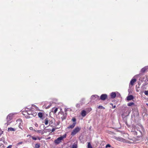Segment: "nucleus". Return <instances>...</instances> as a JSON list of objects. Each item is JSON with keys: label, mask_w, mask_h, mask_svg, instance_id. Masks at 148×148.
<instances>
[{"label": "nucleus", "mask_w": 148, "mask_h": 148, "mask_svg": "<svg viewBox=\"0 0 148 148\" xmlns=\"http://www.w3.org/2000/svg\"><path fill=\"white\" fill-rule=\"evenodd\" d=\"M49 123L50 125L51 123V121H49V118H47L42 122V123H44L45 125H47L49 123Z\"/></svg>", "instance_id": "4"}, {"label": "nucleus", "mask_w": 148, "mask_h": 148, "mask_svg": "<svg viewBox=\"0 0 148 148\" xmlns=\"http://www.w3.org/2000/svg\"><path fill=\"white\" fill-rule=\"evenodd\" d=\"M75 125H76V124H75V123H73V124H72L70 125L69 126H68L67 127V128L69 129H72L75 127Z\"/></svg>", "instance_id": "9"}, {"label": "nucleus", "mask_w": 148, "mask_h": 148, "mask_svg": "<svg viewBox=\"0 0 148 148\" xmlns=\"http://www.w3.org/2000/svg\"><path fill=\"white\" fill-rule=\"evenodd\" d=\"M1 146H2V147H3V148H4V146L3 145H1L0 146L1 147Z\"/></svg>", "instance_id": "42"}, {"label": "nucleus", "mask_w": 148, "mask_h": 148, "mask_svg": "<svg viewBox=\"0 0 148 148\" xmlns=\"http://www.w3.org/2000/svg\"><path fill=\"white\" fill-rule=\"evenodd\" d=\"M29 129H30V130H33L34 131V130H33V127H30L29 128Z\"/></svg>", "instance_id": "36"}, {"label": "nucleus", "mask_w": 148, "mask_h": 148, "mask_svg": "<svg viewBox=\"0 0 148 148\" xmlns=\"http://www.w3.org/2000/svg\"><path fill=\"white\" fill-rule=\"evenodd\" d=\"M66 135L65 134L63 136L58 138L57 139L54 140L55 143L56 144H58L60 143L61 140H62L64 138H66Z\"/></svg>", "instance_id": "1"}, {"label": "nucleus", "mask_w": 148, "mask_h": 148, "mask_svg": "<svg viewBox=\"0 0 148 148\" xmlns=\"http://www.w3.org/2000/svg\"><path fill=\"white\" fill-rule=\"evenodd\" d=\"M47 129H45V130H43V132H44V133H46L48 131H47Z\"/></svg>", "instance_id": "33"}, {"label": "nucleus", "mask_w": 148, "mask_h": 148, "mask_svg": "<svg viewBox=\"0 0 148 148\" xmlns=\"http://www.w3.org/2000/svg\"><path fill=\"white\" fill-rule=\"evenodd\" d=\"M90 111L91 110V108H90Z\"/></svg>", "instance_id": "47"}, {"label": "nucleus", "mask_w": 148, "mask_h": 148, "mask_svg": "<svg viewBox=\"0 0 148 148\" xmlns=\"http://www.w3.org/2000/svg\"><path fill=\"white\" fill-rule=\"evenodd\" d=\"M13 114H9L7 116V119L8 121H10L11 120L12 118V117L13 116Z\"/></svg>", "instance_id": "7"}, {"label": "nucleus", "mask_w": 148, "mask_h": 148, "mask_svg": "<svg viewBox=\"0 0 148 148\" xmlns=\"http://www.w3.org/2000/svg\"><path fill=\"white\" fill-rule=\"evenodd\" d=\"M12 145H9L8 147L7 148H12Z\"/></svg>", "instance_id": "35"}, {"label": "nucleus", "mask_w": 148, "mask_h": 148, "mask_svg": "<svg viewBox=\"0 0 148 148\" xmlns=\"http://www.w3.org/2000/svg\"><path fill=\"white\" fill-rule=\"evenodd\" d=\"M38 116L40 118H41V119H42V117L43 114L42 112H40L38 113Z\"/></svg>", "instance_id": "14"}, {"label": "nucleus", "mask_w": 148, "mask_h": 148, "mask_svg": "<svg viewBox=\"0 0 148 148\" xmlns=\"http://www.w3.org/2000/svg\"><path fill=\"white\" fill-rule=\"evenodd\" d=\"M51 106V104H49V106H48L46 107V109L49 108L50 107V106Z\"/></svg>", "instance_id": "28"}, {"label": "nucleus", "mask_w": 148, "mask_h": 148, "mask_svg": "<svg viewBox=\"0 0 148 148\" xmlns=\"http://www.w3.org/2000/svg\"><path fill=\"white\" fill-rule=\"evenodd\" d=\"M34 131L36 132H37L39 133H41L42 135L44 134V132H43V130L42 131L41 130H37L36 131L34 130Z\"/></svg>", "instance_id": "13"}, {"label": "nucleus", "mask_w": 148, "mask_h": 148, "mask_svg": "<svg viewBox=\"0 0 148 148\" xmlns=\"http://www.w3.org/2000/svg\"><path fill=\"white\" fill-rule=\"evenodd\" d=\"M81 103H77L76 104V106L77 108H79L81 106Z\"/></svg>", "instance_id": "24"}, {"label": "nucleus", "mask_w": 148, "mask_h": 148, "mask_svg": "<svg viewBox=\"0 0 148 148\" xmlns=\"http://www.w3.org/2000/svg\"><path fill=\"white\" fill-rule=\"evenodd\" d=\"M86 112L85 111L83 110L82 111L81 115L82 116L84 117L86 115Z\"/></svg>", "instance_id": "12"}, {"label": "nucleus", "mask_w": 148, "mask_h": 148, "mask_svg": "<svg viewBox=\"0 0 148 148\" xmlns=\"http://www.w3.org/2000/svg\"><path fill=\"white\" fill-rule=\"evenodd\" d=\"M71 120L73 122V123H75V124H76V119L75 118H73Z\"/></svg>", "instance_id": "20"}, {"label": "nucleus", "mask_w": 148, "mask_h": 148, "mask_svg": "<svg viewBox=\"0 0 148 148\" xmlns=\"http://www.w3.org/2000/svg\"><path fill=\"white\" fill-rule=\"evenodd\" d=\"M2 148H3V147H2Z\"/></svg>", "instance_id": "51"}, {"label": "nucleus", "mask_w": 148, "mask_h": 148, "mask_svg": "<svg viewBox=\"0 0 148 148\" xmlns=\"http://www.w3.org/2000/svg\"><path fill=\"white\" fill-rule=\"evenodd\" d=\"M111 147L110 145V144H108L107 145H106V147L107 148V147Z\"/></svg>", "instance_id": "29"}, {"label": "nucleus", "mask_w": 148, "mask_h": 148, "mask_svg": "<svg viewBox=\"0 0 148 148\" xmlns=\"http://www.w3.org/2000/svg\"><path fill=\"white\" fill-rule=\"evenodd\" d=\"M15 130H16L15 129L12 127L8 128V132L10 131H15Z\"/></svg>", "instance_id": "15"}, {"label": "nucleus", "mask_w": 148, "mask_h": 148, "mask_svg": "<svg viewBox=\"0 0 148 148\" xmlns=\"http://www.w3.org/2000/svg\"><path fill=\"white\" fill-rule=\"evenodd\" d=\"M144 92L145 95H148V90H145Z\"/></svg>", "instance_id": "22"}, {"label": "nucleus", "mask_w": 148, "mask_h": 148, "mask_svg": "<svg viewBox=\"0 0 148 148\" xmlns=\"http://www.w3.org/2000/svg\"><path fill=\"white\" fill-rule=\"evenodd\" d=\"M40 147V145L39 144H36L35 145V147L36 148H39Z\"/></svg>", "instance_id": "23"}, {"label": "nucleus", "mask_w": 148, "mask_h": 148, "mask_svg": "<svg viewBox=\"0 0 148 148\" xmlns=\"http://www.w3.org/2000/svg\"><path fill=\"white\" fill-rule=\"evenodd\" d=\"M55 130V129L54 128L52 129V132H53Z\"/></svg>", "instance_id": "39"}, {"label": "nucleus", "mask_w": 148, "mask_h": 148, "mask_svg": "<svg viewBox=\"0 0 148 148\" xmlns=\"http://www.w3.org/2000/svg\"><path fill=\"white\" fill-rule=\"evenodd\" d=\"M107 95L106 94H102L100 96V99L102 100H105L107 98Z\"/></svg>", "instance_id": "5"}, {"label": "nucleus", "mask_w": 148, "mask_h": 148, "mask_svg": "<svg viewBox=\"0 0 148 148\" xmlns=\"http://www.w3.org/2000/svg\"><path fill=\"white\" fill-rule=\"evenodd\" d=\"M136 129H137V130H138H138L141 133V131H140V130H138V129H137V127H136Z\"/></svg>", "instance_id": "44"}, {"label": "nucleus", "mask_w": 148, "mask_h": 148, "mask_svg": "<svg viewBox=\"0 0 148 148\" xmlns=\"http://www.w3.org/2000/svg\"><path fill=\"white\" fill-rule=\"evenodd\" d=\"M81 127H76L71 132V135L72 136L75 135L77 133L80 131L81 130Z\"/></svg>", "instance_id": "2"}, {"label": "nucleus", "mask_w": 148, "mask_h": 148, "mask_svg": "<svg viewBox=\"0 0 148 148\" xmlns=\"http://www.w3.org/2000/svg\"><path fill=\"white\" fill-rule=\"evenodd\" d=\"M127 106H130L134 105V103L133 102H130L127 103Z\"/></svg>", "instance_id": "16"}, {"label": "nucleus", "mask_w": 148, "mask_h": 148, "mask_svg": "<svg viewBox=\"0 0 148 148\" xmlns=\"http://www.w3.org/2000/svg\"><path fill=\"white\" fill-rule=\"evenodd\" d=\"M147 70L146 67H145L141 69V71L143 73H144Z\"/></svg>", "instance_id": "17"}, {"label": "nucleus", "mask_w": 148, "mask_h": 148, "mask_svg": "<svg viewBox=\"0 0 148 148\" xmlns=\"http://www.w3.org/2000/svg\"><path fill=\"white\" fill-rule=\"evenodd\" d=\"M66 118V116L64 115L62 117V120L65 119Z\"/></svg>", "instance_id": "32"}, {"label": "nucleus", "mask_w": 148, "mask_h": 148, "mask_svg": "<svg viewBox=\"0 0 148 148\" xmlns=\"http://www.w3.org/2000/svg\"><path fill=\"white\" fill-rule=\"evenodd\" d=\"M21 119H18L17 120V123H19V124L18 126L19 128L22 129L21 126L23 124V123L21 121Z\"/></svg>", "instance_id": "6"}, {"label": "nucleus", "mask_w": 148, "mask_h": 148, "mask_svg": "<svg viewBox=\"0 0 148 148\" xmlns=\"http://www.w3.org/2000/svg\"><path fill=\"white\" fill-rule=\"evenodd\" d=\"M38 140H40V138L39 137H38Z\"/></svg>", "instance_id": "43"}, {"label": "nucleus", "mask_w": 148, "mask_h": 148, "mask_svg": "<svg viewBox=\"0 0 148 148\" xmlns=\"http://www.w3.org/2000/svg\"><path fill=\"white\" fill-rule=\"evenodd\" d=\"M88 148H92L90 143H88Z\"/></svg>", "instance_id": "21"}, {"label": "nucleus", "mask_w": 148, "mask_h": 148, "mask_svg": "<svg viewBox=\"0 0 148 148\" xmlns=\"http://www.w3.org/2000/svg\"><path fill=\"white\" fill-rule=\"evenodd\" d=\"M58 109L57 108H56L54 111V113H56V112H57V111H58Z\"/></svg>", "instance_id": "30"}, {"label": "nucleus", "mask_w": 148, "mask_h": 148, "mask_svg": "<svg viewBox=\"0 0 148 148\" xmlns=\"http://www.w3.org/2000/svg\"><path fill=\"white\" fill-rule=\"evenodd\" d=\"M127 99L128 101L134 99V97L132 95H130L127 97Z\"/></svg>", "instance_id": "10"}, {"label": "nucleus", "mask_w": 148, "mask_h": 148, "mask_svg": "<svg viewBox=\"0 0 148 148\" xmlns=\"http://www.w3.org/2000/svg\"><path fill=\"white\" fill-rule=\"evenodd\" d=\"M35 125L36 127H38V125L37 123H36L35 124Z\"/></svg>", "instance_id": "34"}, {"label": "nucleus", "mask_w": 148, "mask_h": 148, "mask_svg": "<svg viewBox=\"0 0 148 148\" xmlns=\"http://www.w3.org/2000/svg\"><path fill=\"white\" fill-rule=\"evenodd\" d=\"M98 108L99 109H105V108L102 106H99L98 107Z\"/></svg>", "instance_id": "25"}, {"label": "nucleus", "mask_w": 148, "mask_h": 148, "mask_svg": "<svg viewBox=\"0 0 148 148\" xmlns=\"http://www.w3.org/2000/svg\"><path fill=\"white\" fill-rule=\"evenodd\" d=\"M133 133L135 135H137V132L135 131H133Z\"/></svg>", "instance_id": "31"}, {"label": "nucleus", "mask_w": 148, "mask_h": 148, "mask_svg": "<svg viewBox=\"0 0 148 148\" xmlns=\"http://www.w3.org/2000/svg\"><path fill=\"white\" fill-rule=\"evenodd\" d=\"M116 95L115 93L114 92H112L110 94L111 97L112 99H114L115 98Z\"/></svg>", "instance_id": "11"}, {"label": "nucleus", "mask_w": 148, "mask_h": 148, "mask_svg": "<svg viewBox=\"0 0 148 148\" xmlns=\"http://www.w3.org/2000/svg\"><path fill=\"white\" fill-rule=\"evenodd\" d=\"M28 114H29V115H31V116L33 115L34 116H36V114L35 113L34 114H34H32L30 113H28Z\"/></svg>", "instance_id": "27"}, {"label": "nucleus", "mask_w": 148, "mask_h": 148, "mask_svg": "<svg viewBox=\"0 0 148 148\" xmlns=\"http://www.w3.org/2000/svg\"><path fill=\"white\" fill-rule=\"evenodd\" d=\"M32 138L33 140H36L37 139V138L34 137V136H33L32 137Z\"/></svg>", "instance_id": "26"}, {"label": "nucleus", "mask_w": 148, "mask_h": 148, "mask_svg": "<svg viewBox=\"0 0 148 148\" xmlns=\"http://www.w3.org/2000/svg\"><path fill=\"white\" fill-rule=\"evenodd\" d=\"M140 126L142 130H143V127L142 125H140Z\"/></svg>", "instance_id": "37"}, {"label": "nucleus", "mask_w": 148, "mask_h": 148, "mask_svg": "<svg viewBox=\"0 0 148 148\" xmlns=\"http://www.w3.org/2000/svg\"><path fill=\"white\" fill-rule=\"evenodd\" d=\"M147 79H148L147 80H148V77Z\"/></svg>", "instance_id": "50"}, {"label": "nucleus", "mask_w": 148, "mask_h": 148, "mask_svg": "<svg viewBox=\"0 0 148 148\" xmlns=\"http://www.w3.org/2000/svg\"><path fill=\"white\" fill-rule=\"evenodd\" d=\"M115 107H116L115 106H112V108H115Z\"/></svg>", "instance_id": "41"}, {"label": "nucleus", "mask_w": 148, "mask_h": 148, "mask_svg": "<svg viewBox=\"0 0 148 148\" xmlns=\"http://www.w3.org/2000/svg\"><path fill=\"white\" fill-rule=\"evenodd\" d=\"M84 99H81V100L80 101V102L81 103V105H82L83 104H84Z\"/></svg>", "instance_id": "18"}, {"label": "nucleus", "mask_w": 148, "mask_h": 148, "mask_svg": "<svg viewBox=\"0 0 148 148\" xmlns=\"http://www.w3.org/2000/svg\"><path fill=\"white\" fill-rule=\"evenodd\" d=\"M77 145L75 143H74L72 146V148H77Z\"/></svg>", "instance_id": "19"}, {"label": "nucleus", "mask_w": 148, "mask_h": 148, "mask_svg": "<svg viewBox=\"0 0 148 148\" xmlns=\"http://www.w3.org/2000/svg\"><path fill=\"white\" fill-rule=\"evenodd\" d=\"M2 133V132L0 130V135Z\"/></svg>", "instance_id": "40"}, {"label": "nucleus", "mask_w": 148, "mask_h": 148, "mask_svg": "<svg viewBox=\"0 0 148 148\" xmlns=\"http://www.w3.org/2000/svg\"><path fill=\"white\" fill-rule=\"evenodd\" d=\"M30 136V135H27V137H28V136Z\"/></svg>", "instance_id": "48"}, {"label": "nucleus", "mask_w": 148, "mask_h": 148, "mask_svg": "<svg viewBox=\"0 0 148 148\" xmlns=\"http://www.w3.org/2000/svg\"><path fill=\"white\" fill-rule=\"evenodd\" d=\"M110 104L113 106V104L112 103H110Z\"/></svg>", "instance_id": "46"}, {"label": "nucleus", "mask_w": 148, "mask_h": 148, "mask_svg": "<svg viewBox=\"0 0 148 148\" xmlns=\"http://www.w3.org/2000/svg\"><path fill=\"white\" fill-rule=\"evenodd\" d=\"M97 95H94V96H92V97H91L92 98L94 97H97Z\"/></svg>", "instance_id": "38"}, {"label": "nucleus", "mask_w": 148, "mask_h": 148, "mask_svg": "<svg viewBox=\"0 0 148 148\" xmlns=\"http://www.w3.org/2000/svg\"><path fill=\"white\" fill-rule=\"evenodd\" d=\"M114 138L116 140L121 142H126V140L124 139L121 137H117L116 136L114 137Z\"/></svg>", "instance_id": "3"}, {"label": "nucleus", "mask_w": 148, "mask_h": 148, "mask_svg": "<svg viewBox=\"0 0 148 148\" xmlns=\"http://www.w3.org/2000/svg\"><path fill=\"white\" fill-rule=\"evenodd\" d=\"M136 81V79H133L130 81V84L132 86L134 85V84Z\"/></svg>", "instance_id": "8"}, {"label": "nucleus", "mask_w": 148, "mask_h": 148, "mask_svg": "<svg viewBox=\"0 0 148 148\" xmlns=\"http://www.w3.org/2000/svg\"><path fill=\"white\" fill-rule=\"evenodd\" d=\"M146 104L148 106V103H147Z\"/></svg>", "instance_id": "49"}, {"label": "nucleus", "mask_w": 148, "mask_h": 148, "mask_svg": "<svg viewBox=\"0 0 148 148\" xmlns=\"http://www.w3.org/2000/svg\"><path fill=\"white\" fill-rule=\"evenodd\" d=\"M22 143V142H20V143H19V144H21Z\"/></svg>", "instance_id": "45"}]
</instances>
